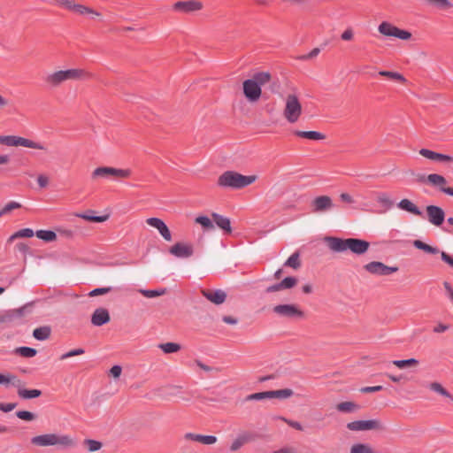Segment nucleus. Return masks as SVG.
<instances>
[{
    "label": "nucleus",
    "instance_id": "f257e3e1",
    "mask_svg": "<svg viewBox=\"0 0 453 453\" xmlns=\"http://www.w3.org/2000/svg\"><path fill=\"white\" fill-rule=\"evenodd\" d=\"M91 74L81 68L58 69L44 77L46 85L57 88L67 81H80L90 78Z\"/></svg>",
    "mask_w": 453,
    "mask_h": 453
},
{
    "label": "nucleus",
    "instance_id": "f03ea898",
    "mask_svg": "<svg viewBox=\"0 0 453 453\" xmlns=\"http://www.w3.org/2000/svg\"><path fill=\"white\" fill-rule=\"evenodd\" d=\"M328 248L334 252L351 251L356 255H363L367 252L370 243L367 241L357 238L342 239L327 236L324 239Z\"/></svg>",
    "mask_w": 453,
    "mask_h": 453
},
{
    "label": "nucleus",
    "instance_id": "7ed1b4c3",
    "mask_svg": "<svg viewBox=\"0 0 453 453\" xmlns=\"http://www.w3.org/2000/svg\"><path fill=\"white\" fill-rule=\"evenodd\" d=\"M257 175H242L234 171H226L218 178V185L222 188L241 189L253 184Z\"/></svg>",
    "mask_w": 453,
    "mask_h": 453
},
{
    "label": "nucleus",
    "instance_id": "20e7f679",
    "mask_svg": "<svg viewBox=\"0 0 453 453\" xmlns=\"http://www.w3.org/2000/svg\"><path fill=\"white\" fill-rule=\"evenodd\" d=\"M31 443L37 447L59 446L69 449L76 445L75 440L69 434H45L34 436Z\"/></svg>",
    "mask_w": 453,
    "mask_h": 453
},
{
    "label": "nucleus",
    "instance_id": "39448f33",
    "mask_svg": "<svg viewBox=\"0 0 453 453\" xmlns=\"http://www.w3.org/2000/svg\"><path fill=\"white\" fill-rule=\"evenodd\" d=\"M283 117L290 124L296 123L302 113L303 107L297 95L291 93L288 94L284 99Z\"/></svg>",
    "mask_w": 453,
    "mask_h": 453
},
{
    "label": "nucleus",
    "instance_id": "423d86ee",
    "mask_svg": "<svg viewBox=\"0 0 453 453\" xmlns=\"http://www.w3.org/2000/svg\"><path fill=\"white\" fill-rule=\"evenodd\" d=\"M131 174L132 171L130 169L115 168L111 166H100L94 169L91 173V179L93 180L109 178L114 180H122L129 178Z\"/></svg>",
    "mask_w": 453,
    "mask_h": 453
},
{
    "label": "nucleus",
    "instance_id": "0eeeda50",
    "mask_svg": "<svg viewBox=\"0 0 453 453\" xmlns=\"http://www.w3.org/2000/svg\"><path fill=\"white\" fill-rule=\"evenodd\" d=\"M0 144L9 147H25L39 150H46V147L33 140L17 135H0Z\"/></svg>",
    "mask_w": 453,
    "mask_h": 453
},
{
    "label": "nucleus",
    "instance_id": "6e6552de",
    "mask_svg": "<svg viewBox=\"0 0 453 453\" xmlns=\"http://www.w3.org/2000/svg\"><path fill=\"white\" fill-rule=\"evenodd\" d=\"M378 32L385 37H394L402 41H411L412 34L405 29H402L388 21H382L378 26Z\"/></svg>",
    "mask_w": 453,
    "mask_h": 453
},
{
    "label": "nucleus",
    "instance_id": "1a4fd4ad",
    "mask_svg": "<svg viewBox=\"0 0 453 453\" xmlns=\"http://www.w3.org/2000/svg\"><path fill=\"white\" fill-rule=\"evenodd\" d=\"M274 314L288 319H302L305 317L304 311L294 303L278 304L273 308Z\"/></svg>",
    "mask_w": 453,
    "mask_h": 453
},
{
    "label": "nucleus",
    "instance_id": "9d476101",
    "mask_svg": "<svg viewBox=\"0 0 453 453\" xmlns=\"http://www.w3.org/2000/svg\"><path fill=\"white\" fill-rule=\"evenodd\" d=\"M347 428L350 431H371V430H383L384 426L379 419L369 420H356L347 424Z\"/></svg>",
    "mask_w": 453,
    "mask_h": 453
},
{
    "label": "nucleus",
    "instance_id": "9b49d317",
    "mask_svg": "<svg viewBox=\"0 0 453 453\" xmlns=\"http://www.w3.org/2000/svg\"><path fill=\"white\" fill-rule=\"evenodd\" d=\"M364 269L369 273L377 276H387L398 271L396 266H388L378 261H372L365 265Z\"/></svg>",
    "mask_w": 453,
    "mask_h": 453
},
{
    "label": "nucleus",
    "instance_id": "f8f14e48",
    "mask_svg": "<svg viewBox=\"0 0 453 453\" xmlns=\"http://www.w3.org/2000/svg\"><path fill=\"white\" fill-rule=\"evenodd\" d=\"M243 94L250 103L257 102L262 95V89L256 81L246 80L242 83Z\"/></svg>",
    "mask_w": 453,
    "mask_h": 453
},
{
    "label": "nucleus",
    "instance_id": "ddd939ff",
    "mask_svg": "<svg viewBox=\"0 0 453 453\" xmlns=\"http://www.w3.org/2000/svg\"><path fill=\"white\" fill-rule=\"evenodd\" d=\"M169 253L178 258H188L194 254V246L188 242H176L169 249Z\"/></svg>",
    "mask_w": 453,
    "mask_h": 453
},
{
    "label": "nucleus",
    "instance_id": "4468645a",
    "mask_svg": "<svg viewBox=\"0 0 453 453\" xmlns=\"http://www.w3.org/2000/svg\"><path fill=\"white\" fill-rule=\"evenodd\" d=\"M334 206L333 200L328 196H319L311 202L312 212L322 213L328 211Z\"/></svg>",
    "mask_w": 453,
    "mask_h": 453
},
{
    "label": "nucleus",
    "instance_id": "2eb2a0df",
    "mask_svg": "<svg viewBox=\"0 0 453 453\" xmlns=\"http://www.w3.org/2000/svg\"><path fill=\"white\" fill-rule=\"evenodd\" d=\"M427 220L435 226H440L445 219L444 211L436 205H428L426 208Z\"/></svg>",
    "mask_w": 453,
    "mask_h": 453
},
{
    "label": "nucleus",
    "instance_id": "dca6fc26",
    "mask_svg": "<svg viewBox=\"0 0 453 453\" xmlns=\"http://www.w3.org/2000/svg\"><path fill=\"white\" fill-rule=\"evenodd\" d=\"M203 8V4L199 1H180L173 4V10L183 13H191L200 11Z\"/></svg>",
    "mask_w": 453,
    "mask_h": 453
},
{
    "label": "nucleus",
    "instance_id": "f3484780",
    "mask_svg": "<svg viewBox=\"0 0 453 453\" xmlns=\"http://www.w3.org/2000/svg\"><path fill=\"white\" fill-rule=\"evenodd\" d=\"M146 223L157 229L159 234L162 235V237L167 241V242H170L172 241V234H171V232L168 228V226L165 225V223L158 219V218H149L146 219Z\"/></svg>",
    "mask_w": 453,
    "mask_h": 453
},
{
    "label": "nucleus",
    "instance_id": "a211bd4d",
    "mask_svg": "<svg viewBox=\"0 0 453 453\" xmlns=\"http://www.w3.org/2000/svg\"><path fill=\"white\" fill-rule=\"evenodd\" d=\"M427 181L433 186L438 187L443 193L453 196V188L446 187V179L440 174L431 173L427 177Z\"/></svg>",
    "mask_w": 453,
    "mask_h": 453
},
{
    "label": "nucleus",
    "instance_id": "6ab92c4d",
    "mask_svg": "<svg viewBox=\"0 0 453 453\" xmlns=\"http://www.w3.org/2000/svg\"><path fill=\"white\" fill-rule=\"evenodd\" d=\"M202 294L204 297H206V299H208L209 301L215 304L223 303L226 298V292L221 289H204L202 291Z\"/></svg>",
    "mask_w": 453,
    "mask_h": 453
},
{
    "label": "nucleus",
    "instance_id": "aec40b11",
    "mask_svg": "<svg viewBox=\"0 0 453 453\" xmlns=\"http://www.w3.org/2000/svg\"><path fill=\"white\" fill-rule=\"evenodd\" d=\"M71 12L77 13L79 15H88L92 19H102V14L96 10L87 5L78 4L76 2L73 5V9Z\"/></svg>",
    "mask_w": 453,
    "mask_h": 453
},
{
    "label": "nucleus",
    "instance_id": "412c9836",
    "mask_svg": "<svg viewBox=\"0 0 453 453\" xmlns=\"http://www.w3.org/2000/svg\"><path fill=\"white\" fill-rule=\"evenodd\" d=\"M184 439L187 441H197L204 445H212L218 441V438L214 435H203L193 433L185 434Z\"/></svg>",
    "mask_w": 453,
    "mask_h": 453
},
{
    "label": "nucleus",
    "instance_id": "4be33fe9",
    "mask_svg": "<svg viewBox=\"0 0 453 453\" xmlns=\"http://www.w3.org/2000/svg\"><path fill=\"white\" fill-rule=\"evenodd\" d=\"M109 311L104 308H97L91 317V323L94 326H100L110 321Z\"/></svg>",
    "mask_w": 453,
    "mask_h": 453
},
{
    "label": "nucleus",
    "instance_id": "5701e85b",
    "mask_svg": "<svg viewBox=\"0 0 453 453\" xmlns=\"http://www.w3.org/2000/svg\"><path fill=\"white\" fill-rule=\"evenodd\" d=\"M250 441L251 435L249 433H242L233 440V441L230 444L229 449L232 452H236Z\"/></svg>",
    "mask_w": 453,
    "mask_h": 453
},
{
    "label": "nucleus",
    "instance_id": "b1692460",
    "mask_svg": "<svg viewBox=\"0 0 453 453\" xmlns=\"http://www.w3.org/2000/svg\"><path fill=\"white\" fill-rule=\"evenodd\" d=\"M212 219L215 224L226 234L232 233L231 221L228 218L224 217L220 214L213 212L211 214Z\"/></svg>",
    "mask_w": 453,
    "mask_h": 453
},
{
    "label": "nucleus",
    "instance_id": "393cba45",
    "mask_svg": "<svg viewBox=\"0 0 453 453\" xmlns=\"http://www.w3.org/2000/svg\"><path fill=\"white\" fill-rule=\"evenodd\" d=\"M15 386L18 388V395L23 399H32L39 397L42 395V391L39 389H26L20 386V382H16Z\"/></svg>",
    "mask_w": 453,
    "mask_h": 453
},
{
    "label": "nucleus",
    "instance_id": "a878e982",
    "mask_svg": "<svg viewBox=\"0 0 453 453\" xmlns=\"http://www.w3.org/2000/svg\"><path fill=\"white\" fill-rule=\"evenodd\" d=\"M398 208L403 210V211H408L413 215H417V216H419L421 215V211L416 206V204H414L411 200L409 199H403L401 200L398 204H397Z\"/></svg>",
    "mask_w": 453,
    "mask_h": 453
},
{
    "label": "nucleus",
    "instance_id": "bb28decb",
    "mask_svg": "<svg viewBox=\"0 0 453 453\" xmlns=\"http://www.w3.org/2000/svg\"><path fill=\"white\" fill-rule=\"evenodd\" d=\"M335 408L338 411L342 413H354L360 409L358 404L351 401L340 403Z\"/></svg>",
    "mask_w": 453,
    "mask_h": 453
},
{
    "label": "nucleus",
    "instance_id": "cd10ccee",
    "mask_svg": "<svg viewBox=\"0 0 453 453\" xmlns=\"http://www.w3.org/2000/svg\"><path fill=\"white\" fill-rule=\"evenodd\" d=\"M92 212H93L92 211H88L84 213H76L75 216L78 218H81L82 219H85L87 221L96 222V223L105 222L109 219V215L93 216L91 214Z\"/></svg>",
    "mask_w": 453,
    "mask_h": 453
},
{
    "label": "nucleus",
    "instance_id": "c85d7f7f",
    "mask_svg": "<svg viewBox=\"0 0 453 453\" xmlns=\"http://www.w3.org/2000/svg\"><path fill=\"white\" fill-rule=\"evenodd\" d=\"M379 75L386 77L389 80L395 81L400 84H406L407 80L406 78L398 72H392V71H380Z\"/></svg>",
    "mask_w": 453,
    "mask_h": 453
},
{
    "label": "nucleus",
    "instance_id": "c756f323",
    "mask_svg": "<svg viewBox=\"0 0 453 453\" xmlns=\"http://www.w3.org/2000/svg\"><path fill=\"white\" fill-rule=\"evenodd\" d=\"M413 246L418 250H423L427 254L437 255L440 252V250L437 247L431 246L429 244L425 243L420 240L413 241Z\"/></svg>",
    "mask_w": 453,
    "mask_h": 453
},
{
    "label": "nucleus",
    "instance_id": "7c9ffc66",
    "mask_svg": "<svg viewBox=\"0 0 453 453\" xmlns=\"http://www.w3.org/2000/svg\"><path fill=\"white\" fill-rule=\"evenodd\" d=\"M294 134L296 136L314 141L324 140L326 138L325 134L317 131H295Z\"/></svg>",
    "mask_w": 453,
    "mask_h": 453
},
{
    "label": "nucleus",
    "instance_id": "2f4dec72",
    "mask_svg": "<svg viewBox=\"0 0 453 453\" xmlns=\"http://www.w3.org/2000/svg\"><path fill=\"white\" fill-rule=\"evenodd\" d=\"M390 364L396 366L399 369H406L417 367L419 364L418 360L415 358L403 359V360H394Z\"/></svg>",
    "mask_w": 453,
    "mask_h": 453
},
{
    "label": "nucleus",
    "instance_id": "473e14b6",
    "mask_svg": "<svg viewBox=\"0 0 453 453\" xmlns=\"http://www.w3.org/2000/svg\"><path fill=\"white\" fill-rule=\"evenodd\" d=\"M82 444L89 453L96 452L103 448V443L101 441L93 439H85Z\"/></svg>",
    "mask_w": 453,
    "mask_h": 453
},
{
    "label": "nucleus",
    "instance_id": "72a5a7b5",
    "mask_svg": "<svg viewBox=\"0 0 453 453\" xmlns=\"http://www.w3.org/2000/svg\"><path fill=\"white\" fill-rule=\"evenodd\" d=\"M426 2L429 5L442 11H448L453 8L452 3L449 0H426Z\"/></svg>",
    "mask_w": 453,
    "mask_h": 453
},
{
    "label": "nucleus",
    "instance_id": "f704fd0d",
    "mask_svg": "<svg viewBox=\"0 0 453 453\" xmlns=\"http://www.w3.org/2000/svg\"><path fill=\"white\" fill-rule=\"evenodd\" d=\"M35 234V232L31 228H24L21 230L17 231L13 234H12L9 239L8 242H12L15 239L18 238H31Z\"/></svg>",
    "mask_w": 453,
    "mask_h": 453
},
{
    "label": "nucleus",
    "instance_id": "c9c22d12",
    "mask_svg": "<svg viewBox=\"0 0 453 453\" xmlns=\"http://www.w3.org/2000/svg\"><path fill=\"white\" fill-rule=\"evenodd\" d=\"M195 222L199 224L205 231L214 229L213 219H211L207 216H198L196 218Z\"/></svg>",
    "mask_w": 453,
    "mask_h": 453
},
{
    "label": "nucleus",
    "instance_id": "e433bc0d",
    "mask_svg": "<svg viewBox=\"0 0 453 453\" xmlns=\"http://www.w3.org/2000/svg\"><path fill=\"white\" fill-rule=\"evenodd\" d=\"M35 235L37 238L47 242H55L57 240L56 233L50 230H38Z\"/></svg>",
    "mask_w": 453,
    "mask_h": 453
},
{
    "label": "nucleus",
    "instance_id": "4c0bfd02",
    "mask_svg": "<svg viewBox=\"0 0 453 453\" xmlns=\"http://www.w3.org/2000/svg\"><path fill=\"white\" fill-rule=\"evenodd\" d=\"M158 348L165 354L176 353L180 350L181 346L176 342H165L158 345Z\"/></svg>",
    "mask_w": 453,
    "mask_h": 453
},
{
    "label": "nucleus",
    "instance_id": "58836bf2",
    "mask_svg": "<svg viewBox=\"0 0 453 453\" xmlns=\"http://www.w3.org/2000/svg\"><path fill=\"white\" fill-rule=\"evenodd\" d=\"M50 328L49 326H42L35 328L33 336L39 341H44L50 337Z\"/></svg>",
    "mask_w": 453,
    "mask_h": 453
},
{
    "label": "nucleus",
    "instance_id": "ea45409f",
    "mask_svg": "<svg viewBox=\"0 0 453 453\" xmlns=\"http://www.w3.org/2000/svg\"><path fill=\"white\" fill-rule=\"evenodd\" d=\"M350 453H375V451L369 444L356 443L351 446Z\"/></svg>",
    "mask_w": 453,
    "mask_h": 453
},
{
    "label": "nucleus",
    "instance_id": "a19ab883",
    "mask_svg": "<svg viewBox=\"0 0 453 453\" xmlns=\"http://www.w3.org/2000/svg\"><path fill=\"white\" fill-rule=\"evenodd\" d=\"M16 382L19 383V380L12 373H0V385L7 386L12 384L15 386Z\"/></svg>",
    "mask_w": 453,
    "mask_h": 453
},
{
    "label": "nucleus",
    "instance_id": "79ce46f5",
    "mask_svg": "<svg viewBox=\"0 0 453 453\" xmlns=\"http://www.w3.org/2000/svg\"><path fill=\"white\" fill-rule=\"evenodd\" d=\"M377 202L387 209L393 206V202L387 193H378L376 196Z\"/></svg>",
    "mask_w": 453,
    "mask_h": 453
},
{
    "label": "nucleus",
    "instance_id": "37998d69",
    "mask_svg": "<svg viewBox=\"0 0 453 453\" xmlns=\"http://www.w3.org/2000/svg\"><path fill=\"white\" fill-rule=\"evenodd\" d=\"M294 394L293 390L290 388H284L280 390L271 391V398H282L286 399L292 396Z\"/></svg>",
    "mask_w": 453,
    "mask_h": 453
},
{
    "label": "nucleus",
    "instance_id": "c03bdc74",
    "mask_svg": "<svg viewBox=\"0 0 453 453\" xmlns=\"http://www.w3.org/2000/svg\"><path fill=\"white\" fill-rule=\"evenodd\" d=\"M285 265L289 266L293 269H298L301 266V261L299 258V253L295 252L292 254L288 260L285 262Z\"/></svg>",
    "mask_w": 453,
    "mask_h": 453
},
{
    "label": "nucleus",
    "instance_id": "a18cd8bd",
    "mask_svg": "<svg viewBox=\"0 0 453 453\" xmlns=\"http://www.w3.org/2000/svg\"><path fill=\"white\" fill-rule=\"evenodd\" d=\"M251 81H256L258 84V86L261 88V86L265 85L271 80V75L269 73H258L253 76Z\"/></svg>",
    "mask_w": 453,
    "mask_h": 453
},
{
    "label": "nucleus",
    "instance_id": "49530a36",
    "mask_svg": "<svg viewBox=\"0 0 453 453\" xmlns=\"http://www.w3.org/2000/svg\"><path fill=\"white\" fill-rule=\"evenodd\" d=\"M15 351L24 357H33L37 354V350L30 347H19Z\"/></svg>",
    "mask_w": 453,
    "mask_h": 453
},
{
    "label": "nucleus",
    "instance_id": "de8ad7c7",
    "mask_svg": "<svg viewBox=\"0 0 453 453\" xmlns=\"http://www.w3.org/2000/svg\"><path fill=\"white\" fill-rule=\"evenodd\" d=\"M139 292L147 298H153L157 296H163L166 293V289L161 288L158 290H149V289H140Z\"/></svg>",
    "mask_w": 453,
    "mask_h": 453
},
{
    "label": "nucleus",
    "instance_id": "09e8293b",
    "mask_svg": "<svg viewBox=\"0 0 453 453\" xmlns=\"http://www.w3.org/2000/svg\"><path fill=\"white\" fill-rule=\"evenodd\" d=\"M430 388L434 391V392H437L439 393L440 395H444V396H447V397H449L453 400V397L452 395L438 382H433L431 385H430Z\"/></svg>",
    "mask_w": 453,
    "mask_h": 453
},
{
    "label": "nucleus",
    "instance_id": "8fccbe9b",
    "mask_svg": "<svg viewBox=\"0 0 453 453\" xmlns=\"http://www.w3.org/2000/svg\"><path fill=\"white\" fill-rule=\"evenodd\" d=\"M355 37V31L351 27H346L341 34V39L344 42L353 41Z\"/></svg>",
    "mask_w": 453,
    "mask_h": 453
},
{
    "label": "nucleus",
    "instance_id": "3c124183",
    "mask_svg": "<svg viewBox=\"0 0 453 453\" xmlns=\"http://www.w3.org/2000/svg\"><path fill=\"white\" fill-rule=\"evenodd\" d=\"M52 2H53L55 4H57V5L60 6V7H62V8H64V9H65V10H68V11H70V12L72 11V9H73V4H74V3H75V1H74V0H52Z\"/></svg>",
    "mask_w": 453,
    "mask_h": 453
},
{
    "label": "nucleus",
    "instance_id": "603ef678",
    "mask_svg": "<svg viewBox=\"0 0 453 453\" xmlns=\"http://www.w3.org/2000/svg\"><path fill=\"white\" fill-rule=\"evenodd\" d=\"M36 180L40 188H46L50 185V177L44 173L38 174Z\"/></svg>",
    "mask_w": 453,
    "mask_h": 453
},
{
    "label": "nucleus",
    "instance_id": "864d4df0",
    "mask_svg": "<svg viewBox=\"0 0 453 453\" xmlns=\"http://www.w3.org/2000/svg\"><path fill=\"white\" fill-rule=\"evenodd\" d=\"M280 283L283 289H289L296 285L297 280L295 277H287Z\"/></svg>",
    "mask_w": 453,
    "mask_h": 453
},
{
    "label": "nucleus",
    "instance_id": "5fc2aeb1",
    "mask_svg": "<svg viewBox=\"0 0 453 453\" xmlns=\"http://www.w3.org/2000/svg\"><path fill=\"white\" fill-rule=\"evenodd\" d=\"M265 398H271V391L255 393L248 395V400H263Z\"/></svg>",
    "mask_w": 453,
    "mask_h": 453
},
{
    "label": "nucleus",
    "instance_id": "6e6d98bb",
    "mask_svg": "<svg viewBox=\"0 0 453 453\" xmlns=\"http://www.w3.org/2000/svg\"><path fill=\"white\" fill-rule=\"evenodd\" d=\"M16 415L19 418L26 421H32L35 418V415L27 411H19Z\"/></svg>",
    "mask_w": 453,
    "mask_h": 453
},
{
    "label": "nucleus",
    "instance_id": "4d7b16f0",
    "mask_svg": "<svg viewBox=\"0 0 453 453\" xmlns=\"http://www.w3.org/2000/svg\"><path fill=\"white\" fill-rule=\"evenodd\" d=\"M20 207H21V204L19 203L10 202V203H6L1 211H2V213H4V215L7 213H10L12 211H13L15 209L20 208Z\"/></svg>",
    "mask_w": 453,
    "mask_h": 453
},
{
    "label": "nucleus",
    "instance_id": "13d9d810",
    "mask_svg": "<svg viewBox=\"0 0 453 453\" xmlns=\"http://www.w3.org/2000/svg\"><path fill=\"white\" fill-rule=\"evenodd\" d=\"M84 349H73V350H70L65 354H63L61 357H60V360H65L69 357H74V356H80V355H82L84 354Z\"/></svg>",
    "mask_w": 453,
    "mask_h": 453
},
{
    "label": "nucleus",
    "instance_id": "bf43d9fd",
    "mask_svg": "<svg viewBox=\"0 0 453 453\" xmlns=\"http://www.w3.org/2000/svg\"><path fill=\"white\" fill-rule=\"evenodd\" d=\"M419 154L423 156L424 157L435 161L437 157V152H434L433 150H430L428 149H421L419 150Z\"/></svg>",
    "mask_w": 453,
    "mask_h": 453
},
{
    "label": "nucleus",
    "instance_id": "052dcab7",
    "mask_svg": "<svg viewBox=\"0 0 453 453\" xmlns=\"http://www.w3.org/2000/svg\"><path fill=\"white\" fill-rule=\"evenodd\" d=\"M111 291V288H99L93 289L88 295L89 296H96L99 295H105Z\"/></svg>",
    "mask_w": 453,
    "mask_h": 453
},
{
    "label": "nucleus",
    "instance_id": "680f3d73",
    "mask_svg": "<svg viewBox=\"0 0 453 453\" xmlns=\"http://www.w3.org/2000/svg\"><path fill=\"white\" fill-rule=\"evenodd\" d=\"M280 419L283 420L285 423H287L291 427H293V428H295V429H296L298 431H303V426L299 422H297V421L287 419L285 418H280Z\"/></svg>",
    "mask_w": 453,
    "mask_h": 453
},
{
    "label": "nucleus",
    "instance_id": "e2e57ef3",
    "mask_svg": "<svg viewBox=\"0 0 453 453\" xmlns=\"http://www.w3.org/2000/svg\"><path fill=\"white\" fill-rule=\"evenodd\" d=\"M443 288L445 289V292H446V295H447L449 300L451 303H453V288H452V286L448 281H444Z\"/></svg>",
    "mask_w": 453,
    "mask_h": 453
},
{
    "label": "nucleus",
    "instance_id": "0e129e2a",
    "mask_svg": "<svg viewBox=\"0 0 453 453\" xmlns=\"http://www.w3.org/2000/svg\"><path fill=\"white\" fill-rule=\"evenodd\" d=\"M435 161L450 164V163H453V157H450V156H448V155L437 153V157H436V160Z\"/></svg>",
    "mask_w": 453,
    "mask_h": 453
},
{
    "label": "nucleus",
    "instance_id": "69168bd1",
    "mask_svg": "<svg viewBox=\"0 0 453 453\" xmlns=\"http://www.w3.org/2000/svg\"><path fill=\"white\" fill-rule=\"evenodd\" d=\"M121 372H122V368L121 366L119 365H113L111 369H110V375L112 376L113 378L115 379H118L119 378V376L121 375Z\"/></svg>",
    "mask_w": 453,
    "mask_h": 453
},
{
    "label": "nucleus",
    "instance_id": "338daca9",
    "mask_svg": "<svg viewBox=\"0 0 453 453\" xmlns=\"http://www.w3.org/2000/svg\"><path fill=\"white\" fill-rule=\"evenodd\" d=\"M16 407V403H0V410L4 412H9L12 410H14Z\"/></svg>",
    "mask_w": 453,
    "mask_h": 453
},
{
    "label": "nucleus",
    "instance_id": "774afa93",
    "mask_svg": "<svg viewBox=\"0 0 453 453\" xmlns=\"http://www.w3.org/2000/svg\"><path fill=\"white\" fill-rule=\"evenodd\" d=\"M273 453H296V451L292 447H284L273 451Z\"/></svg>",
    "mask_w": 453,
    "mask_h": 453
}]
</instances>
